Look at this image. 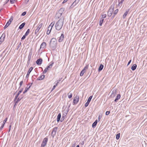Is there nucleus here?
Masks as SVG:
<instances>
[{
	"label": "nucleus",
	"instance_id": "obj_1",
	"mask_svg": "<svg viewBox=\"0 0 147 147\" xmlns=\"http://www.w3.org/2000/svg\"><path fill=\"white\" fill-rule=\"evenodd\" d=\"M63 24V20L60 19L55 24L56 29L59 30L62 28Z\"/></svg>",
	"mask_w": 147,
	"mask_h": 147
},
{
	"label": "nucleus",
	"instance_id": "obj_2",
	"mask_svg": "<svg viewBox=\"0 0 147 147\" xmlns=\"http://www.w3.org/2000/svg\"><path fill=\"white\" fill-rule=\"evenodd\" d=\"M54 62L53 61L51 62V64L45 68V70H44L43 73L44 74L46 73L49 70V69L51 68Z\"/></svg>",
	"mask_w": 147,
	"mask_h": 147
},
{
	"label": "nucleus",
	"instance_id": "obj_3",
	"mask_svg": "<svg viewBox=\"0 0 147 147\" xmlns=\"http://www.w3.org/2000/svg\"><path fill=\"white\" fill-rule=\"evenodd\" d=\"M42 26L43 24L42 23H39L38 24L37 26V27L35 30V34H36L38 32L41 28L42 27Z\"/></svg>",
	"mask_w": 147,
	"mask_h": 147
},
{
	"label": "nucleus",
	"instance_id": "obj_4",
	"mask_svg": "<svg viewBox=\"0 0 147 147\" xmlns=\"http://www.w3.org/2000/svg\"><path fill=\"white\" fill-rule=\"evenodd\" d=\"M48 141V138H45L42 142L40 147H45Z\"/></svg>",
	"mask_w": 147,
	"mask_h": 147
},
{
	"label": "nucleus",
	"instance_id": "obj_5",
	"mask_svg": "<svg viewBox=\"0 0 147 147\" xmlns=\"http://www.w3.org/2000/svg\"><path fill=\"white\" fill-rule=\"evenodd\" d=\"M79 96L78 95H76L74 98L73 100V103L74 105L77 104L79 100Z\"/></svg>",
	"mask_w": 147,
	"mask_h": 147
},
{
	"label": "nucleus",
	"instance_id": "obj_6",
	"mask_svg": "<svg viewBox=\"0 0 147 147\" xmlns=\"http://www.w3.org/2000/svg\"><path fill=\"white\" fill-rule=\"evenodd\" d=\"M13 20V17H11V18L9 19V21L7 22L5 26H4V29H6L10 25L11 22Z\"/></svg>",
	"mask_w": 147,
	"mask_h": 147
},
{
	"label": "nucleus",
	"instance_id": "obj_7",
	"mask_svg": "<svg viewBox=\"0 0 147 147\" xmlns=\"http://www.w3.org/2000/svg\"><path fill=\"white\" fill-rule=\"evenodd\" d=\"M63 112L64 114V115H66L69 111V108H67V107H63Z\"/></svg>",
	"mask_w": 147,
	"mask_h": 147
},
{
	"label": "nucleus",
	"instance_id": "obj_8",
	"mask_svg": "<svg viewBox=\"0 0 147 147\" xmlns=\"http://www.w3.org/2000/svg\"><path fill=\"white\" fill-rule=\"evenodd\" d=\"M46 47V42H43L42 43H41V45H40V49H41V48L44 49V48H45Z\"/></svg>",
	"mask_w": 147,
	"mask_h": 147
},
{
	"label": "nucleus",
	"instance_id": "obj_9",
	"mask_svg": "<svg viewBox=\"0 0 147 147\" xmlns=\"http://www.w3.org/2000/svg\"><path fill=\"white\" fill-rule=\"evenodd\" d=\"M42 59L40 58L37 60L36 61V63L38 65H40L42 63Z\"/></svg>",
	"mask_w": 147,
	"mask_h": 147
},
{
	"label": "nucleus",
	"instance_id": "obj_10",
	"mask_svg": "<svg viewBox=\"0 0 147 147\" xmlns=\"http://www.w3.org/2000/svg\"><path fill=\"white\" fill-rule=\"evenodd\" d=\"M64 34H62L59 39V42H61L64 39Z\"/></svg>",
	"mask_w": 147,
	"mask_h": 147
},
{
	"label": "nucleus",
	"instance_id": "obj_11",
	"mask_svg": "<svg viewBox=\"0 0 147 147\" xmlns=\"http://www.w3.org/2000/svg\"><path fill=\"white\" fill-rule=\"evenodd\" d=\"M33 69V68L32 67H30V68L29 69L27 73L26 77L27 78H28L29 77V75L30 74L31 72L32 71V70Z\"/></svg>",
	"mask_w": 147,
	"mask_h": 147
},
{
	"label": "nucleus",
	"instance_id": "obj_12",
	"mask_svg": "<svg viewBox=\"0 0 147 147\" xmlns=\"http://www.w3.org/2000/svg\"><path fill=\"white\" fill-rule=\"evenodd\" d=\"M7 118H6L3 121L2 125H1V128L2 129L3 127L4 126V125L5 123V122L7 121Z\"/></svg>",
	"mask_w": 147,
	"mask_h": 147
},
{
	"label": "nucleus",
	"instance_id": "obj_13",
	"mask_svg": "<svg viewBox=\"0 0 147 147\" xmlns=\"http://www.w3.org/2000/svg\"><path fill=\"white\" fill-rule=\"evenodd\" d=\"M121 97V95L120 94H118L116 97L115 99V102H117V101Z\"/></svg>",
	"mask_w": 147,
	"mask_h": 147
},
{
	"label": "nucleus",
	"instance_id": "obj_14",
	"mask_svg": "<svg viewBox=\"0 0 147 147\" xmlns=\"http://www.w3.org/2000/svg\"><path fill=\"white\" fill-rule=\"evenodd\" d=\"M137 67V65L136 64H134L131 67V69L132 70H134L136 69Z\"/></svg>",
	"mask_w": 147,
	"mask_h": 147
},
{
	"label": "nucleus",
	"instance_id": "obj_15",
	"mask_svg": "<svg viewBox=\"0 0 147 147\" xmlns=\"http://www.w3.org/2000/svg\"><path fill=\"white\" fill-rule=\"evenodd\" d=\"M57 129V127H54L53 128L52 131V134L54 133L55 134H56V131Z\"/></svg>",
	"mask_w": 147,
	"mask_h": 147
},
{
	"label": "nucleus",
	"instance_id": "obj_16",
	"mask_svg": "<svg viewBox=\"0 0 147 147\" xmlns=\"http://www.w3.org/2000/svg\"><path fill=\"white\" fill-rule=\"evenodd\" d=\"M5 34H2L1 37L0 38V41H3L4 40V38H5Z\"/></svg>",
	"mask_w": 147,
	"mask_h": 147
},
{
	"label": "nucleus",
	"instance_id": "obj_17",
	"mask_svg": "<svg viewBox=\"0 0 147 147\" xmlns=\"http://www.w3.org/2000/svg\"><path fill=\"white\" fill-rule=\"evenodd\" d=\"M124 0H121V1H119V4L118 5V6L121 7L122 5V4L124 1Z\"/></svg>",
	"mask_w": 147,
	"mask_h": 147
},
{
	"label": "nucleus",
	"instance_id": "obj_18",
	"mask_svg": "<svg viewBox=\"0 0 147 147\" xmlns=\"http://www.w3.org/2000/svg\"><path fill=\"white\" fill-rule=\"evenodd\" d=\"M55 24V22H53L51 23L50 24V25L49 26V28L50 29H52L53 27L54 26Z\"/></svg>",
	"mask_w": 147,
	"mask_h": 147
},
{
	"label": "nucleus",
	"instance_id": "obj_19",
	"mask_svg": "<svg viewBox=\"0 0 147 147\" xmlns=\"http://www.w3.org/2000/svg\"><path fill=\"white\" fill-rule=\"evenodd\" d=\"M98 121L97 120H95L94 122L93 123L92 126L93 127H95Z\"/></svg>",
	"mask_w": 147,
	"mask_h": 147
},
{
	"label": "nucleus",
	"instance_id": "obj_20",
	"mask_svg": "<svg viewBox=\"0 0 147 147\" xmlns=\"http://www.w3.org/2000/svg\"><path fill=\"white\" fill-rule=\"evenodd\" d=\"M103 67H104L103 65L101 64L100 65V66H99V67L98 68V71H101L102 70V69L103 68Z\"/></svg>",
	"mask_w": 147,
	"mask_h": 147
},
{
	"label": "nucleus",
	"instance_id": "obj_21",
	"mask_svg": "<svg viewBox=\"0 0 147 147\" xmlns=\"http://www.w3.org/2000/svg\"><path fill=\"white\" fill-rule=\"evenodd\" d=\"M104 21V19L102 18H101L100 19V21H99V25L100 26H102V24L103 22Z\"/></svg>",
	"mask_w": 147,
	"mask_h": 147
},
{
	"label": "nucleus",
	"instance_id": "obj_22",
	"mask_svg": "<svg viewBox=\"0 0 147 147\" xmlns=\"http://www.w3.org/2000/svg\"><path fill=\"white\" fill-rule=\"evenodd\" d=\"M45 75H42L40 76L38 78V80H43L45 78Z\"/></svg>",
	"mask_w": 147,
	"mask_h": 147
},
{
	"label": "nucleus",
	"instance_id": "obj_23",
	"mask_svg": "<svg viewBox=\"0 0 147 147\" xmlns=\"http://www.w3.org/2000/svg\"><path fill=\"white\" fill-rule=\"evenodd\" d=\"M18 94L16 96V97L15 99V101L16 102V103L15 104L14 107L15 106V105H16V103H17L18 101V98H17V97L18 96Z\"/></svg>",
	"mask_w": 147,
	"mask_h": 147
},
{
	"label": "nucleus",
	"instance_id": "obj_24",
	"mask_svg": "<svg viewBox=\"0 0 147 147\" xmlns=\"http://www.w3.org/2000/svg\"><path fill=\"white\" fill-rule=\"evenodd\" d=\"M61 113H60L58 115L57 117V121L58 122H59V121L60 119L61 118Z\"/></svg>",
	"mask_w": 147,
	"mask_h": 147
},
{
	"label": "nucleus",
	"instance_id": "obj_25",
	"mask_svg": "<svg viewBox=\"0 0 147 147\" xmlns=\"http://www.w3.org/2000/svg\"><path fill=\"white\" fill-rule=\"evenodd\" d=\"M25 24V23L24 22L22 24H21L20 26H19V28L20 29H22L23 28Z\"/></svg>",
	"mask_w": 147,
	"mask_h": 147
},
{
	"label": "nucleus",
	"instance_id": "obj_26",
	"mask_svg": "<svg viewBox=\"0 0 147 147\" xmlns=\"http://www.w3.org/2000/svg\"><path fill=\"white\" fill-rule=\"evenodd\" d=\"M59 81L57 80V83L53 87L52 91L56 87V86L57 85L58 83H59Z\"/></svg>",
	"mask_w": 147,
	"mask_h": 147
},
{
	"label": "nucleus",
	"instance_id": "obj_27",
	"mask_svg": "<svg viewBox=\"0 0 147 147\" xmlns=\"http://www.w3.org/2000/svg\"><path fill=\"white\" fill-rule=\"evenodd\" d=\"M128 12L129 11H127L125 12V13L123 16V17L124 18H125L126 17L127 15V14Z\"/></svg>",
	"mask_w": 147,
	"mask_h": 147
},
{
	"label": "nucleus",
	"instance_id": "obj_28",
	"mask_svg": "<svg viewBox=\"0 0 147 147\" xmlns=\"http://www.w3.org/2000/svg\"><path fill=\"white\" fill-rule=\"evenodd\" d=\"M68 95V97L69 98H71L72 97V95L71 93H70V92L68 93L67 94Z\"/></svg>",
	"mask_w": 147,
	"mask_h": 147
},
{
	"label": "nucleus",
	"instance_id": "obj_29",
	"mask_svg": "<svg viewBox=\"0 0 147 147\" xmlns=\"http://www.w3.org/2000/svg\"><path fill=\"white\" fill-rule=\"evenodd\" d=\"M85 72V71H84V70H83V69H82V71L80 73V76H82L83 75Z\"/></svg>",
	"mask_w": 147,
	"mask_h": 147
},
{
	"label": "nucleus",
	"instance_id": "obj_30",
	"mask_svg": "<svg viewBox=\"0 0 147 147\" xmlns=\"http://www.w3.org/2000/svg\"><path fill=\"white\" fill-rule=\"evenodd\" d=\"M52 29H50V28H49V27H48V30L47 32V34H50L51 32V31Z\"/></svg>",
	"mask_w": 147,
	"mask_h": 147
},
{
	"label": "nucleus",
	"instance_id": "obj_31",
	"mask_svg": "<svg viewBox=\"0 0 147 147\" xmlns=\"http://www.w3.org/2000/svg\"><path fill=\"white\" fill-rule=\"evenodd\" d=\"M30 32V30L29 29H28L27 31L25 33V34L26 36H27Z\"/></svg>",
	"mask_w": 147,
	"mask_h": 147
},
{
	"label": "nucleus",
	"instance_id": "obj_32",
	"mask_svg": "<svg viewBox=\"0 0 147 147\" xmlns=\"http://www.w3.org/2000/svg\"><path fill=\"white\" fill-rule=\"evenodd\" d=\"M88 65H86L84 68L83 69V70H84V71H85V70L87 69L88 68Z\"/></svg>",
	"mask_w": 147,
	"mask_h": 147
},
{
	"label": "nucleus",
	"instance_id": "obj_33",
	"mask_svg": "<svg viewBox=\"0 0 147 147\" xmlns=\"http://www.w3.org/2000/svg\"><path fill=\"white\" fill-rule=\"evenodd\" d=\"M120 137V133L118 134H117L116 136V139L117 140H118Z\"/></svg>",
	"mask_w": 147,
	"mask_h": 147
},
{
	"label": "nucleus",
	"instance_id": "obj_34",
	"mask_svg": "<svg viewBox=\"0 0 147 147\" xmlns=\"http://www.w3.org/2000/svg\"><path fill=\"white\" fill-rule=\"evenodd\" d=\"M119 10L118 9L115 10L113 12V14L115 15L118 12Z\"/></svg>",
	"mask_w": 147,
	"mask_h": 147
},
{
	"label": "nucleus",
	"instance_id": "obj_35",
	"mask_svg": "<svg viewBox=\"0 0 147 147\" xmlns=\"http://www.w3.org/2000/svg\"><path fill=\"white\" fill-rule=\"evenodd\" d=\"M102 18H105L106 17V14H103L102 15Z\"/></svg>",
	"mask_w": 147,
	"mask_h": 147
},
{
	"label": "nucleus",
	"instance_id": "obj_36",
	"mask_svg": "<svg viewBox=\"0 0 147 147\" xmlns=\"http://www.w3.org/2000/svg\"><path fill=\"white\" fill-rule=\"evenodd\" d=\"M92 96H90L88 98V101H90V100L91 99H92Z\"/></svg>",
	"mask_w": 147,
	"mask_h": 147
},
{
	"label": "nucleus",
	"instance_id": "obj_37",
	"mask_svg": "<svg viewBox=\"0 0 147 147\" xmlns=\"http://www.w3.org/2000/svg\"><path fill=\"white\" fill-rule=\"evenodd\" d=\"M26 36L25 34H24V35L22 37V40H24L26 38V36Z\"/></svg>",
	"mask_w": 147,
	"mask_h": 147
},
{
	"label": "nucleus",
	"instance_id": "obj_38",
	"mask_svg": "<svg viewBox=\"0 0 147 147\" xmlns=\"http://www.w3.org/2000/svg\"><path fill=\"white\" fill-rule=\"evenodd\" d=\"M15 0H10V2L11 3H13L15 2Z\"/></svg>",
	"mask_w": 147,
	"mask_h": 147
},
{
	"label": "nucleus",
	"instance_id": "obj_39",
	"mask_svg": "<svg viewBox=\"0 0 147 147\" xmlns=\"http://www.w3.org/2000/svg\"><path fill=\"white\" fill-rule=\"evenodd\" d=\"M26 14V12H24L22 13L21 16H24Z\"/></svg>",
	"mask_w": 147,
	"mask_h": 147
},
{
	"label": "nucleus",
	"instance_id": "obj_40",
	"mask_svg": "<svg viewBox=\"0 0 147 147\" xmlns=\"http://www.w3.org/2000/svg\"><path fill=\"white\" fill-rule=\"evenodd\" d=\"M110 113V111H107L106 112V115H108Z\"/></svg>",
	"mask_w": 147,
	"mask_h": 147
},
{
	"label": "nucleus",
	"instance_id": "obj_41",
	"mask_svg": "<svg viewBox=\"0 0 147 147\" xmlns=\"http://www.w3.org/2000/svg\"><path fill=\"white\" fill-rule=\"evenodd\" d=\"M28 89V88H26L24 91L23 92V93H25L27 91Z\"/></svg>",
	"mask_w": 147,
	"mask_h": 147
},
{
	"label": "nucleus",
	"instance_id": "obj_42",
	"mask_svg": "<svg viewBox=\"0 0 147 147\" xmlns=\"http://www.w3.org/2000/svg\"><path fill=\"white\" fill-rule=\"evenodd\" d=\"M68 0H64L62 2V3L63 4L66 2Z\"/></svg>",
	"mask_w": 147,
	"mask_h": 147
},
{
	"label": "nucleus",
	"instance_id": "obj_43",
	"mask_svg": "<svg viewBox=\"0 0 147 147\" xmlns=\"http://www.w3.org/2000/svg\"><path fill=\"white\" fill-rule=\"evenodd\" d=\"M131 60H130L128 62L127 65H128L130 64L131 62Z\"/></svg>",
	"mask_w": 147,
	"mask_h": 147
},
{
	"label": "nucleus",
	"instance_id": "obj_44",
	"mask_svg": "<svg viewBox=\"0 0 147 147\" xmlns=\"http://www.w3.org/2000/svg\"><path fill=\"white\" fill-rule=\"evenodd\" d=\"M88 104L86 102L85 104V107H87V106H88Z\"/></svg>",
	"mask_w": 147,
	"mask_h": 147
},
{
	"label": "nucleus",
	"instance_id": "obj_45",
	"mask_svg": "<svg viewBox=\"0 0 147 147\" xmlns=\"http://www.w3.org/2000/svg\"><path fill=\"white\" fill-rule=\"evenodd\" d=\"M101 117H102V116L100 115H99L98 116V121H99L100 119L101 118Z\"/></svg>",
	"mask_w": 147,
	"mask_h": 147
},
{
	"label": "nucleus",
	"instance_id": "obj_46",
	"mask_svg": "<svg viewBox=\"0 0 147 147\" xmlns=\"http://www.w3.org/2000/svg\"><path fill=\"white\" fill-rule=\"evenodd\" d=\"M23 83V81H21L20 82V86H21L22 85V84Z\"/></svg>",
	"mask_w": 147,
	"mask_h": 147
},
{
	"label": "nucleus",
	"instance_id": "obj_47",
	"mask_svg": "<svg viewBox=\"0 0 147 147\" xmlns=\"http://www.w3.org/2000/svg\"><path fill=\"white\" fill-rule=\"evenodd\" d=\"M90 101H87V102L89 104Z\"/></svg>",
	"mask_w": 147,
	"mask_h": 147
},
{
	"label": "nucleus",
	"instance_id": "obj_48",
	"mask_svg": "<svg viewBox=\"0 0 147 147\" xmlns=\"http://www.w3.org/2000/svg\"><path fill=\"white\" fill-rule=\"evenodd\" d=\"M90 101H87V102L89 104Z\"/></svg>",
	"mask_w": 147,
	"mask_h": 147
},
{
	"label": "nucleus",
	"instance_id": "obj_49",
	"mask_svg": "<svg viewBox=\"0 0 147 147\" xmlns=\"http://www.w3.org/2000/svg\"><path fill=\"white\" fill-rule=\"evenodd\" d=\"M112 14V12H111V13H110V16H111V15Z\"/></svg>",
	"mask_w": 147,
	"mask_h": 147
},
{
	"label": "nucleus",
	"instance_id": "obj_50",
	"mask_svg": "<svg viewBox=\"0 0 147 147\" xmlns=\"http://www.w3.org/2000/svg\"><path fill=\"white\" fill-rule=\"evenodd\" d=\"M114 7L113 6V8H112V11H113V10H114Z\"/></svg>",
	"mask_w": 147,
	"mask_h": 147
},
{
	"label": "nucleus",
	"instance_id": "obj_51",
	"mask_svg": "<svg viewBox=\"0 0 147 147\" xmlns=\"http://www.w3.org/2000/svg\"><path fill=\"white\" fill-rule=\"evenodd\" d=\"M76 147H80L79 146V145H78L77 146H76Z\"/></svg>",
	"mask_w": 147,
	"mask_h": 147
},
{
	"label": "nucleus",
	"instance_id": "obj_52",
	"mask_svg": "<svg viewBox=\"0 0 147 147\" xmlns=\"http://www.w3.org/2000/svg\"><path fill=\"white\" fill-rule=\"evenodd\" d=\"M21 91H19V94L20 93H21Z\"/></svg>",
	"mask_w": 147,
	"mask_h": 147
},
{
	"label": "nucleus",
	"instance_id": "obj_53",
	"mask_svg": "<svg viewBox=\"0 0 147 147\" xmlns=\"http://www.w3.org/2000/svg\"><path fill=\"white\" fill-rule=\"evenodd\" d=\"M75 147V146H72V147Z\"/></svg>",
	"mask_w": 147,
	"mask_h": 147
}]
</instances>
